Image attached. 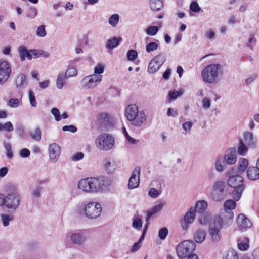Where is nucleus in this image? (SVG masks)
<instances>
[{
  "instance_id": "obj_43",
  "label": "nucleus",
  "mask_w": 259,
  "mask_h": 259,
  "mask_svg": "<svg viewBox=\"0 0 259 259\" xmlns=\"http://www.w3.org/2000/svg\"><path fill=\"white\" fill-rule=\"evenodd\" d=\"M133 227L137 230H140L142 227V222L139 217H134L133 219Z\"/></svg>"
},
{
  "instance_id": "obj_5",
  "label": "nucleus",
  "mask_w": 259,
  "mask_h": 259,
  "mask_svg": "<svg viewBox=\"0 0 259 259\" xmlns=\"http://www.w3.org/2000/svg\"><path fill=\"white\" fill-rule=\"evenodd\" d=\"M85 217L89 220H95L101 214L102 208L101 205L96 202L87 203L83 209Z\"/></svg>"
},
{
  "instance_id": "obj_14",
  "label": "nucleus",
  "mask_w": 259,
  "mask_h": 259,
  "mask_svg": "<svg viewBox=\"0 0 259 259\" xmlns=\"http://www.w3.org/2000/svg\"><path fill=\"white\" fill-rule=\"evenodd\" d=\"M49 159L51 162L55 163L61 153V147L56 143L51 144L48 148Z\"/></svg>"
},
{
  "instance_id": "obj_20",
  "label": "nucleus",
  "mask_w": 259,
  "mask_h": 259,
  "mask_svg": "<svg viewBox=\"0 0 259 259\" xmlns=\"http://www.w3.org/2000/svg\"><path fill=\"white\" fill-rule=\"evenodd\" d=\"M111 117L105 113H101L97 116V121L101 127H104L107 128V126L112 122Z\"/></svg>"
},
{
  "instance_id": "obj_7",
  "label": "nucleus",
  "mask_w": 259,
  "mask_h": 259,
  "mask_svg": "<svg viewBox=\"0 0 259 259\" xmlns=\"http://www.w3.org/2000/svg\"><path fill=\"white\" fill-rule=\"evenodd\" d=\"M223 226L221 218L219 217H214L210 221L209 224V232L214 242H218L220 240V231Z\"/></svg>"
},
{
  "instance_id": "obj_22",
  "label": "nucleus",
  "mask_w": 259,
  "mask_h": 259,
  "mask_svg": "<svg viewBox=\"0 0 259 259\" xmlns=\"http://www.w3.org/2000/svg\"><path fill=\"white\" fill-rule=\"evenodd\" d=\"M139 112L138 107L135 104L128 105L125 109V116L127 119L130 121Z\"/></svg>"
},
{
  "instance_id": "obj_64",
  "label": "nucleus",
  "mask_w": 259,
  "mask_h": 259,
  "mask_svg": "<svg viewBox=\"0 0 259 259\" xmlns=\"http://www.w3.org/2000/svg\"><path fill=\"white\" fill-rule=\"evenodd\" d=\"M19 101L17 98H11L9 101V106L12 108H16L19 106Z\"/></svg>"
},
{
  "instance_id": "obj_23",
  "label": "nucleus",
  "mask_w": 259,
  "mask_h": 259,
  "mask_svg": "<svg viewBox=\"0 0 259 259\" xmlns=\"http://www.w3.org/2000/svg\"><path fill=\"white\" fill-rule=\"evenodd\" d=\"M27 83L28 80L27 79V77L23 73L19 74L17 77L15 81V84L16 88L20 90L26 88L27 85Z\"/></svg>"
},
{
  "instance_id": "obj_4",
  "label": "nucleus",
  "mask_w": 259,
  "mask_h": 259,
  "mask_svg": "<svg viewBox=\"0 0 259 259\" xmlns=\"http://www.w3.org/2000/svg\"><path fill=\"white\" fill-rule=\"evenodd\" d=\"M95 144L99 150L108 151L114 146L115 139L111 134L103 133L96 138Z\"/></svg>"
},
{
  "instance_id": "obj_31",
  "label": "nucleus",
  "mask_w": 259,
  "mask_h": 259,
  "mask_svg": "<svg viewBox=\"0 0 259 259\" xmlns=\"http://www.w3.org/2000/svg\"><path fill=\"white\" fill-rule=\"evenodd\" d=\"M238 154L244 156L247 155L248 152L247 146L243 141V140L240 139L237 149Z\"/></svg>"
},
{
  "instance_id": "obj_9",
  "label": "nucleus",
  "mask_w": 259,
  "mask_h": 259,
  "mask_svg": "<svg viewBox=\"0 0 259 259\" xmlns=\"http://www.w3.org/2000/svg\"><path fill=\"white\" fill-rule=\"evenodd\" d=\"M226 184L223 181H216L212 185V190L210 194L211 199L216 202L223 200L225 197Z\"/></svg>"
},
{
  "instance_id": "obj_41",
  "label": "nucleus",
  "mask_w": 259,
  "mask_h": 259,
  "mask_svg": "<svg viewBox=\"0 0 259 259\" xmlns=\"http://www.w3.org/2000/svg\"><path fill=\"white\" fill-rule=\"evenodd\" d=\"M44 188L40 185L36 186L31 192V195L35 200L38 199L41 195Z\"/></svg>"
},
{
  "instance_id": "obj_12",
  "label": "nucleus",
  "mask_w": 259,
  "mask_h": 259,
  "mask_svg": "<svg viewBox=\"0 0 259 259\" xmlns=\"http://www.w3.org/2000/svg\"><path fill=\"white\" fill-rule=\"evenodd\" d=\"M69 239L73 244L79 246L84 245L88 240L85 231H78L71 233Z\"/></svg>"
},
{
  "instance_id": "obj_6",
  "label": "nucleus",
  "mask_w": 259,
  "mask_h": 259,
  "mask_svg": "<svg viewBox=\"0 0 259 259\" xmlns=\"http://www.w3.org/2000/svg\"><path fill=\"white\" fill-rule=\"evenodd\" d=\"M196 245L194 241L186 240L180 243L176 248L178 257L184 258L190 255L195 250Z\"/></svg>"
},
{
  "instance_id": "obj_32",
  "label": "nucleus",
  "mask_w": 259,
  "mask_h": 259,
  "mask_svg": "<svg viewBox=\"0 0 259 259\" xmlns=\"http://www.w3.org/2000/svg\"><path fill=\"white\" fill-rule=\"evenodd\" d=\"M150 6L153 11H158L163 7L162 0H150Z\"/></svg>"
},
{
  "instance_id": "obj_48",
  "label": "nucleus",
  "mask_w": 259,
  "mask_h": 259,
  "mask_svg": "<svg viewBox=\"0 0 259 259\" xmlns=\"http://www.w3.org/2000/svg\"><path fill=\"white\" fill-rule=\"evenodd\" d=\"M37 15V11L36 8L31 7L27 12L26 16L29 19H32L35 18Z\"/></svg>"
},
{
  "instance_id": "obj_55",
  "label": "nucleus",
  "mask_w": 259,
  "mask_h": 259,
  "mask_svg": "<svg viewBox=\"0 0 259 259\" xmlns=\"http://www.w3.org/2000/svg\"><path fill=\"white\" fill-rule=\"evenodd\" d=\"M29 99L30 104L33 107H36L37 105V102L35 99L34 92L32 90H30L28 93Z\"/></svg>"
},
{
  "instance_id": "obj_57",
  "label": "nucleus",
  "mask_w": 259,
  "mask_h": 259,
  "mask_svg": "<svg viewBox=\"0 0 259 259\" xmlns=\"http://www.w3.org/2000/svg\"><path fill=\"white\" fill-rule=\"evenodd\" d=\"M51 113L54 115L55 119L57 121L61 120V118L60 114V111L58 108L55 107L52 108L51 110Z\"/></svg>"
},
{
  "instance_id": "obj_42",
  "label": "nucleus",
  "mask_w": 259,
  "mask_h": 259,
  "mask_svg": "<svg viewBox=\"0 0 259 259\" xmlns=\"http://www.w3.org/2000/svg\"><path fill=\"white\" fill-rule=\"evenodd\" d=\"M13 219V217L12 215L4 213L1 214V222L4 227L9 226L10 222L12 221Z\"/></svg>"
},
{
  "instance_id": "obj_13",
  "label": "nucleus",
  "mask_w": 259,
  "mask_h": 259,
  "mask_svg": "<svg viewBox=\"0 0 259 259\" xmlns=\"http://www.w3.org/2000/svg\"><path fill=\"white\" fill-rule=\"evenodd\" d=\"M11 68L7 61H0V85L4 84L9 78Z\"/></svg>"
},
{
  "instance_id": "obj_63",
  "label": "nucleus",
  "mask_w": 259,
  "mask_h": 259,
  "mask_svg": "<svg viewBox=\"0 0 259 259\" xmlns=\"http://www.w3.org/2000/svg\"><path fill=\"white\" fill-rule=\"evenodd\" d=\"M204 36L206 38L210 40L215 37V33L212 29H208L205 31Z\"/></svg>"
},
{
  "instance_id": "obj_37",
  "label": "nucleus",
  "mask_w": 259,
  "mask_h": 259,
  "mask_svg": "<svg viewBox=\"0 0 259 259\" xmlns=\"http://www.w3.org/2000/svg\"><path fill=\"white\" fill-rule=\"evenodd\" d=\"M30 135L33 140L39 141L41 139V131L39 127H35L30 132Z\"/></svg>"
},
{
  "instance_id": "obj_25",
  "label": "nucleus",
  "mask_w": 259,
  "mask_h": 259,
  "mask_svg": "<svg viewBox=\"0 0 259 259\" xmlns=\"http://www.w3.org/2000/svg\"><path fill=\"white\" fill-rule=\"evenodd\" d=\"M20 59L22 61L25 60L27 58L28 60L32 59V54L30 50L28 51L24 46H20L18 50Z\"/></svg>"
},
{
  "instance_id": "obj_53",
  "label": "nucleus",
  "mask_w": 259,
  "mask_h": 259,
  "mask_svg": "<svg viewBox=\"0 0 259 259\" xmlns=\"http://www.w3.org/2000/svg\"><path fill=\"white\" fill-rule=\"evenodd\" d=\"M168 233V230L167 228L163 227L159 230L158 232V236L160 239L164 240L166 238Z\"/></svg>"
},
{
  "instance_id": "obj_33",
  "label": "nucleus",
  "mask_w": 259,
  "mask_h": 259,
  "mask_svg": "<svg viewBox=\"0 0 259 259\" xmlns=\"http://www.w3.org/2000/svg\"><path fill=\"white\" fill-rule=\"evenodd\" d=\"M238 248L241 251H245L248 249L249 247V239L247 238H244L240 239L238 240L237 244Z\"/></svg>"
},
{
  "instance_id": "obj_16",
  "label": "nucleus",
  "mask_w": 259,
  "mask_h": 259,
  "mask_svg": "<svg viewBox=\"0 0 259 259\" xmlns=\"http://www.w3.org/2000/svg\"><path fill=\"white\" fill-rule=\"evenodd\" d=\"M221 218V222L223 223L224 227H228L230 226L234 218V213L233 212H228L224 209L221 210L219 215Z\"/></svg>"
},
{
  "instance_id": "obj_60",
  "label": "nucleus",
  "mask_w": 259,
  "mask_h": 259,
  "mask_svg": "<svg viewBox=\"0 0 259 259\" xmlns=\"http://www.w3.org/2000/svg\"><path fill=\"white\" fill-rule=\"evenodd\" d=\"M190 9L194 12L198 13L200 11L201 8L197 2L194 1L191 3L190 5Z\"/></svg>"
},
{
  "instance_id": "obj_45",
  "label": "nucleus",
  "mask_w": 259,
  "mask_h": 259,
  "mask_svg": "<svg viewBox=\"0 0 259 259\" xmlns=\"http://www.w3.org/2000/svg\"><path fill=\"white\" fill-rule=\"evenodd\" d=\"M4 146L6 151V154L7 157L9 159H11L13 156L11 144L9 142H4Z\"/></svg>"
},
{
  "instance_id": "obj_21",
  "label": "nucleus",
  "mask_w": 259,
  "mask_h": 259,
  "mask_svg": "<svg viewBox=\"0 0 259 259\" xmlns=\"http://www.w3.org/2000/svg\"><path fill=\"white\" fill-rule=\"evenodd\" d=\"M243 141L251 148H255L256 147V139L251 132H247L244 133Z\"/></svg>"
},
{
  "instance_id": "obj_34",
  "label": "nucleus",
  "mask_w": 259,
  "mask_h": 259,
  "mask_svg": "<svg viewBox=\"0 0 259 259\" xmlns=\"http://www.w3.org/2000/svg\"><path fill=\"white\" fill-rule=\"evenodd\" d=\"M164 206L163 203H160L154 206L152 208L149 210L147 212V215L146 218V221L151 218V217L155 213L160 211Z\"/></svg>"
},
{
  "instance_id": "obj_3",
  "label": "nucleus",
  "mask_w": 259,
  "mask_h": 259,
  "mask_svg": "<svg viewBox=\"0 0 259 259\" xmlns=\"http://www.w3.org/2000/svg\"><path fill=\"white\" fill-rule=\"evenodd\" d=\"M222 74V67L219 64L208 65L201 72V77L203 81L210 84H215L219 82Z\"/></svg>"
},
{
  "instance_id": "obj_28",
  "label": "nucleus",
  "mask_w": 259,
  "mask_h": 259,
  "mask_svg": "<svg viewBox=\"0 0 259 259\" xmlns=\"http://www.w3.org/2000/svg\"><path fill=\"white\" fill-rule=\"evenodd\" d=\"M68 78L64 74V73H60L57 76L56 79V87L59 90L63 89L66 83Z\"/></svg>"
},
{
  "instance_id": "obj_10",
  "label": "nucleus",
  "mask_w": 259,
  "mask_h": 259,
  "mask_svg": "<svg viewBox=\"0 0 259 259\" xmlns=\"http://www.w3.org/2000/svg\"><path fill=\"white\" fill-rule=\"evenodd\" d=\"M165 61V55L163 53H160L150 61L148 65V71L151 74L155 73Z\"/></svg>"
},
{
  "instance_id": "obj_2",
  "label": "nucleus",
  "mask_w": 259,
  "mask_h": 259,
  "mask_svg": "<svg viewBox=\"0 0 259 259\" xmlns=\"http://www.w3.org/2000/svg\"><path fill=\"white\" fill-rule=\"evenodd\" d=\"M234 168H231L228 172L229 179L227 181L228 185L234 188L232 193L233 198L235 201H238L244 190L245 186L243 184V178L240 175L235 174Z\"/></svg>"
},
{
  "instance_id": "obj_24",
  "label": "nucleus",
  "mask_w": 259,
  "mask_h": 259,
  "mask_svg": "<svg viewBox=\"0 0 259 259\" xmlns=\"http://www.w3.org/2000/svg\"><path fill=\"white\" fill-rule=\"evenodd\" d=\"M247 178L250 180L259 179V168L256 166H250L246 170Z\"/></svg>"
},
{
  "instance_id": "obj_46",
  "label": "nucleus",
  "mask_w": 259,
  "mask_h": 259,
  "mask_svg": "<svg viewBox=\"0 0 259 259\" xmlns=\"http://www.w3.org/2000/svg\"><path fill=\"white\" fill-rule=\"evenodd\" d=\"M119 20V16L115 14L111 15L109 19V23L112 27H115Z\"/></svg>"
},
{
  "instance_id": "obj_30",
  "label": "nucleus",
  "mask_w": 259,
  "mask_h": 259,
  "mask_svg": "<svg viewBox=\"0 0 259 259\" xmlns=\"http://www.w3.org/2000/svg\"><path fill=\"white\" fill-rule=\"evenodd\" d=\"M122 41V38L120 37H114L111 39H109L106 44V47L108 49H113L117 47Z\"/></svg>"
},
{
  "instance_id": "obj_50",
  "label": "nucleus",
  "mask_w": 259,
  "mask_h": 259,
  "mask_svg": "<svg viewBox=\"0 0 259 259\" xmlns=\"http://www.w3.org/2000/svg\"><path fill=\"white\" fill-rule=\"evenodd\" d=\"M159 30L157 26H152L149 27L146 30V33L148 35L154 36L155 35Z\"/></svg>"
},
{
  "instance_id": "obj_35",
  "label": "nucleus",
  "mask_w": 259,
  "mask_h": 259,
  "mask_svg": "<svg viewBox=\"0 0 259 259\" xmlns=\"http://www.w3.org/2000/svg\"><path fill=\"white\" fill-rule=\"evenodd\" d=\"M104 168L107 173L112 174L115 171L116 165L114 162L105 161Z\"/></svg>"
},
{
  "instance_id": "obj_58",
  "label": "nucleus",
  "mask_w": 259,
  "mask_h": 259,
  "mask_svg": "<svg viewBox=\"0 0 259 259\" xmlns=\"http://www.w3.org/2000/svg\"><path fill=\"white\" fill-rule=\"evenodd\" d=\"M104 65L102 64H98L96 66L94 69V73L96 75H101V74L103 73L104 71Z\"/></svg>"
},
{
  "instance_id": "obj_54",
  "label": "nucleus",
  "mask_w": 259,
  "mask_h": 259,
  "mask_svg": "<svg viewBox=\"0 0 259 259\" xmlns=\"http://www.w3.org/2000/svg\"><path fill=\"white\" fill-rule=\"evenodd\" d=\"M182 92L180 91L172 90L170 91L168 93V96L170 99L172 100L176 99L179 96H181Z\"/></svg>"
},
{
  "instance_id": "obj_51",
  "label": "nucleus",
  "mask_w": 259,
  "mask_h": 259,
  "mask_svg": "<svg viewBox=\"0 0 259 259\" xmlns=\"http://www.w3.org/2000/svg\"><path fill=\"white\" fill-rule=\"evenodd\" d=\"M211 105V100L206 97H205L203 98L202 100V107L203 109L205 110H208Z\"/></svg>"
},
{
  "instance_id": "obj_29",
  "label": "nucleus",
  "mask_w": 259,
  "mask_h": 259,
  "mask_svg": "<svg viewBox=\"0 0 259 259\" xmlns=\"http://www.w3.org/2000/svg\"><path fill=\"white\" fill-rule=\"evenodd\" d=\"M196 217V212L194 208H191L185 214L184 218V221L186 223H192Z\"/></svg>"
},
{
  "instance_id": "obj_26",
  "label": "nucleus",
  "mask_w": 259,
  "mask_h": 259,
  "mask_svg": "<svg viewBox=\"0 0 259 259\" xmlns=\"http://www.w3.org/2000/svg\"><path fill=\"white\" fill-rule=\"evenodd\" d=\"M207 202L204 200L197 201L195 205V211L199 213H203L207 209Z\"/></svg>"
},
{
  "instance_id": "obj_38",
  "label": "nucleus",
  "mask_w": 259,
  "mask_h": 259,
  "mask_svg": "<svg viewBox=\"0 0 259 259\" xmlns=\"http://www.w3.org/2000/svg\"><path fill=\"white\" fill-rule=\"evenodd\" d=\"M215 168L218 172H222L225 169V166L223 164V159L222 157L219 156L216 158Z\"/></svg>"
},
{
  "instance_id": "obj_56",
  "label": "nucleus",
  "mask_w": 259,
  "mask_h": 259,
  "mask_svg": "<svg viewBox=\"0 0 259 259\" xmlns=\"http://www.w3.org/2000/svg\"><path fill=\"white\" fill-rule=\"evenodd\" d=\"M193 125V124L192 122L186 121L182 124V128L186 133H190Z\"/></svg>"
},
{
  "instance_id": "obj_8",
  "label": "nucleus",
  "mask_w": 259,
  "mask_h": 259,
  "mask_svg": "<svg viewBox=\"0 0 259 259\" xmlns=\"http://www.w3.org/2000/svg\"><path fill=\"white\" fill-rule=\"evenodd\" d=\"M103 78L102 75L92 74L82 78L80 81V86L84 89H92L100 84Z\"/></svg>"
},
{
  "instance_id": "obj_61",
  "label": "nucleus",
  "mask_w": 259,
  "mask_h": 259,
  "mask_svg": "<svg viewBox=\"0 0 259 259\" xmlns=\"http://www.w3.org/2000/svg\"><path fill=\"white\" fill-rule=\"evenodd\" d=\"M15 131L16 134L20 137H23L24 134V130L23 126L20 124H17L16 125Z\"/></svg>"
},
{
  "instance_id": "obj_59",
  "label": "nucleus",
  "mask_w": 259,
  "mask_h": 259,
  "mask_svg": "<svg viewBox=\"0 0 259 259\" xmlns=\"http://www.w3.org/2000/svg\"><path fill=\"white\" fill-rule=\"evenodd\" d=\"M256 45V39L254 36L252 34H250L249 36L248 42L247 46L250 48L251 50H253V47Z\"/></svg>"
},
{
  "instance_id": "obj_27",
  "label": "nucleus",
  "mask_w": 259,
  "mask_h": 259,
  "mask_svg": "<svg viewBox=\"0 0 259 259\" xmlns=\"http://www.w3.org/2000/svg\"><path fill=\"white\" fill-rule=\"evenodd\" d=\"M206 235L205 230L201 229H198L194 234V240L198 243H201L204 241Z\"/></svg>"
},
{
  "instance_id": "obj_39",
  "label": "nucleus",
  "mask_w": 259,
  "mask_h": 259,
  "mask_svg": "<svg viewBox=\"0 0 259 259\" xmlns=\"http://www.w3.org/2000/svg\"><path fill=\"white\" fill-rule=\"evenodd\" d=\"M235 201L234 199V200L231 199L226 200L224 204V209L228 212H233L232 210L234 209L236 206Z\"/></svg>"
},
{
  "instance_id": "obj_52",
  "label": "nucleus",
  "mask_w": 259,
  "mask_h": 259,
  "mask_svg": "<svg viewBox=\"0 0 259 259\" xmlns=\"http://www.w3.org/2000/svg\"><path fill=\"white\" fill-rule=\"evenodd\" d=\"M138 57V53L134 50H130L127 53V57L130 61L135 60Z\"/></svg>"
},
{
  "instance_id": "obj_11",
  "label": "nucleus",
  "mask_w": 259,
  "mask_h": 259,
  "mask_svg": "<svg viewBox=\"0 0 259 259\" xmlns=\"http://www.w3.org/2000/svg\"><path fill=\"white\" fill-rule=\"evenodd\" d=\"M20 203V196L16 192L9 193L5 196L4 206L9 209L16 210Z\"/></svg>"
},
{
  "instance_id": "obj_47",
  "label": "nucleus",
  "mask_w": 259,
  "mask_h": 259,
  "mask_svg": "<svg viewBox=\"0 0 259 259\" xmlns=\"http://www.w3.org/2000/svg\"><path fill=\"white\" fill-rule=\"evenodd\" d=\"M36 35L40 37H44L47 35L45 26L44 25L38 26L36 31Z\"/></svg>"
},
{
  "instance_id": "obj_17",
  "label": "nucleus",
  "mask_w": 259,
  "mask_h": 259,
  "mask_svg": "<svg viewBox=\"0 0 259 259\" xmlns=\"http://www.w3.org/2000/svg\"><path fill=\"white\" fill-rule=\"evenodd\" d=\"M147 120V116L145 112L143 111L140 112L136 114L135 117L133 118L129 121L131 122V124L134 126L140 127L146 122Z\"/></svg>"
},
{
  "instance_id": "obj_40",
  "label": "nucleus",
  "mask_w": 259,
  "mask_h": 259,
  "mask_svg": "<svg viewBox=\"0 0 259 259\" xmlns=\"http://www.w3.org/2000/svg\"><path fill=\"white\" fill-rule=\"evenodd\" d=\"M223 259H238V256L235 250L230 249L224 253Z\"/></svg>"
},
{
  "instance_id": "obj_1",
  "label": "nucleus",
  "mask_w": 259,
  "mask_h": 259,
  "mask_svg": "<svg viewBox=\"0 0 259 259\" xmlns=\"http://www.w3.org/2000/svg\"><path fill=\"white\" fill-rule=\"evenodd\" d=\"M112 185L111 179L105 177L87 178L80 180L78 187L88 193L102 192Z\"/></svg>"
},
{
  "instance_id": "obj_36",
  "label": "nucleus",
  "mask_w": 259,
  "mask_h": 259,
  "mask_svg": "<svg viewBox=\"0 0 259 259\" xmlns=\"http://www.w3.org/2000/svg\"><path fill=\"white\" fill-rule=\"evenodd\" d=\"M248 166V161L247 159L241 158L238 161V171L241 174L245 171Z\"/></svg>"
},
{
  "instance_id": "obj_44",
  "label": "nucleus",
  "mask_w": 259,
  "mask_h": 259,
  "mask_svg": "<svg viewBox=\"0 0 259 259\" xmlns=\"http://www.w3.org/2000/svg\"><path fill=\"white\" fill-rule=\"evenodd\" d=\"M64 74L68 79L74 77L77 75V70L74 67H69L66 70V72L64 73Z\"/></svg>"
},
{
  "instance_id": "obj_49",
  "label": "nucleus",
  "mask_w": 259,
  "mask_h": 259,
  "mask_svg": "<svg viewBox=\"0 0 259 259\" xmlns=\"http://www.w3.org/2000/svg\"><path fill=\"white\" fill-rule=\"evenodd\" d=\"M158 45L156 42H150L146 46V51L147 53H150L158 49Z\"/></svg>"
},
{
  "instance_id": "obj_18",
  "label": "nucleus",
  "mask_w": 259,
  "mask_h": 259,
  "mask_svg": "<svg viewBox=\"0 0 259 259\" xmlns=\"http://www.w3.org/2000/svg\"><path fill=\"white\" fill-rule=\"evenodd\" d=\"M223 160L228 165H233L236 163L237 157L235 148H231L227 150L226 154L224 155Z\"/></svg>"
},
{
  "instance_id": "obj_62",
  "label": "nucleus",
  "mask_w": 259,
  "mask_h": 259,
  "mask_svg": "<svg viewBox=\"0 0 259 259\" xmlns=\"http://www.w3.org/2000/svg\"><path fill=\"white\" fill-rule=\"evenodd\" d=\"M209 219V218L208 215L202 213L199 219V221L201 225H204L207 224Z\"/></svg>"
},
{
  "instance_id": "obj_19",
  "label": "nucleus",
  "mask_w": 259,
  "mask_h": 259,
  "mask_svg": "<svg viewBox=\"0 0 259 259\" xmlns=\"http://www.w3.org/2000/svg\"><path fill=\"white\" fill-rule=\"evenodd\" d=\"M236 221L240 228L242 230H246L252 226L250 220L243 214H239L238 215Z\"/></svg>"
},
{
  "instance_id": "obj_15",
  "label": "nucleus",
  "mask_w": 259,
  "mask_h": 259,
  "mask_svg": "<svg viewBox=\"0 0 259 259\" xmlns=\"http://www.w3.org/2000/svg\"><path fill=\"white\" fill-rule=\"evenodd\" d=\"M140 168L139 167H136L128 181V188L133 189L137 188L139 185L140 183Z\"/></svg>"
}]
</instances>
